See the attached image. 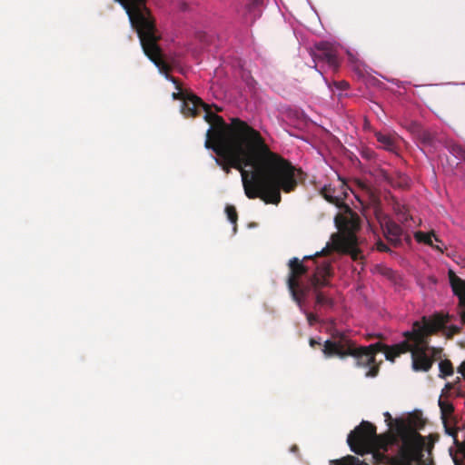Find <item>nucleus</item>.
<instances>
[{"label":"nucleus","mask_w":465,"mask_h":465,"mask_svg":"<svg viewBox=\"0 0 465 465\" xmlns=\"http://www.w3.org/2000/svg\"><path fill=\"white\" fill-rule=\"evenodd\" d=\"M204 119L211 125L204 146L215 153L216 164L226 173L232 168L241 173L249 199L259 198L266 204L278 205L281 193L293 192L304 179L301 169L272 152L261 134L246 122L232 118L228 124L213 112H207Z\"/></svg>","instance_id":"f257e3e1"},{"label":"nucleus","mask_w":465,"mask_h":465,"mask_svg":"<svg viewBox=\"0 0 465 465\" xmlns=\"http://www.w3.org/2000/svg\"><path fill=\"white\" fill-rule=\"evenodd\" d=\"M136 30L143 53L155 64L160 73L164 74L165 78L173 82L179 91L173 94V99L183 100L182 112L186 116H195L200 107L203 108L205 114L211 112L209 105L206 104L194 94H184L177 79L170 74L172 66L164 60L162 49L158 45L160 35H157L154 20L152 15L143 16V20L138 24H131ZM206 114H204L205 116Z\"/></svg>","instance_id":"f03ea898"},{"label":"nucleus","mask_w":465,"mask_h":465,"mask_svg":"<svg viewBox=\"0 0 465 465\" xmlns=\"http://www.w3.org/2000/svg\"><path fill=\"white\" fill-rule=\"evenodd\" d=\"M449 316L433 314L430 317L423 316L421 322H415L411 331L403 333L405 341L409 342L411 353V366L415 371H429L433 365V358L428 353L429 338L442 328L448 322Z\"/></svg>","instance_id":"7ed1b4c3"},{"label":"nucleus","mask_w":465,"mask_h":465,"mask_svg":"<svg viewBox=\"0 0 465 465\" xmlns=\"http://www.w3.org/2000/svg\"><path fill=\"white\" fill-rule=\"evenodd\" d=\"M325 358L339 357L344 359L348 356L354 358L355 366L359 368H367L365 376L374 378L378 375L380 367L376 364V359L369 352L364 346H357L346 334L335 331L331 338L324 341L322 349Z\"/></svg>","instance_id":"20e7f679"},{"label":"nucleus","mask_w":465,"mask_h":465,"mask_svg":"<svg viewBox=\"0 0 465 465\" xmlns=\"http://www.w3.org/2000/svg\"><path fill=\"white\" fill-rule=\"evenodd\" d=\"M394 441L395 437L391 433L377 434L376 427L365 420L351 430L347 438L351 451L361 456L373 450L388 451Z\"/></svg>","instance_id":"39448f33"},{"label":"nucleus","mask_w":465,"mask_h":465,"mask_svg":"<svg viewBox=\"0 0 465 465\" xmlns=\"http://www.w3.org/2000/svg\"><path fill=\"white\" fill-rule=\"evenodd\" d=\"M331 275V267L329 262L323 261L316 265L314 272L311 275L309 282L315 293L314 309L321 307L331 309L334 306V300L329 297L321 288L329 285V278Z\"/></svg>","instance_id":"423d86ee"},{"label":"nucleus","mask_w":465,"mask_h":465,"mask_svg":"<svg viewBox=\"0 0 465 465\" xmlns=\"http://www.w3.org/2000/svg\"><path fill=\"white\" fill-rule=\"evenodd\" d=\"M331 249L349 254L353 261H359L363 258L361 251L358 248V239L354 233L333 234L331 236V247L327 244L321 252H317L314 257L326 256L330 254Z\"/></svg>","instance_id":"0eeeda50"},{"label":"nucleus","mask_w":465,"mask_h":465,"mask_svg":"<svg viewBox=\"0 0 465 465\" xmlns=\"http://www.w3.org/2000/svg\"><path fill=\"white\" fill-rule=\"evenodd\" d=\"M364 347L369 352L372 353L374 359H376L377 353L382 351L385 354L386 360L394 361V360L401 354L408 352L409 342L408 341H403L392 346H388L382 342L378 341Z\"/></svg>","instance_id":"6e6552de"},{"label":"nucleus","mask_w":465,"mask_h":465,"mask_svg":"<svg viewBox=\"0 0 465 465\" xmlns=\"http://www.w3.org/2000/svg\"><path fill=\"white\" fill-rule=\"evenodd\" d=\"M119 3L128 15L131 24H138L143 20V16L150 15L146 7V0H114Z\"/></svg>","instance_id":"1a4fd4ad"},{"label":"nucleus","mask_w":465,"mask_h":465,"mask_svg":"<svg viewBox=\"0 0 465 465\" xmlns=\"http://www.w3.org/2000/svg\"><path fill=\"white\" fill-rule=\"evenodd\" d=\"M312 258V256H304L302 260H300L297 257H293L289 261V273L286 281L289 291H293L294 286L301 283L302 277L307 274L309 267L304 265L303 262Z\"/></svg>","instance_id":"9d476101"},{"label":"nucleus","mask_w":465,"mask_h":465,"mask_svg":"<svg viewBox=\"0 0 465 465\" xmlns=\"http://www.w3.org/2000/svg\"><path fill=\"white\" fill-rule=\"evenodd\" d=\"M314 56L316 59L326 62L332 68H337L339 65L336 52L329 43L321 42L317 44Z\"/></svg>","instance_id":"9b49d317"},{"label":"nucleus","mask_w":465,"mask_h":465,"mask_svg":"<svg viewBox=\"0 0 465 465\" xmlns=\"http://www.w3.org/2000/svg\"><path fill=\"white\" fill-rule=\"evenodd\" d=\"M403 445L399 450L398 459L400 460L399 465H410L414 460L418 450L414 443L403 436Z\"/></svg>","instance_id":"f8f14e48"},{"label":"nucleus","mask_w":465,"mask_h":465,"mask_svg":"<svg viewBox=\"0 0 465 465\" xmlns=\"http://www.w3.org/2000/svg\"><path fill=\"white\" fill-rule=\"evenodd\" d=\"M383 231L384 236L391 244L398 246L401 243L403 230L398 223L388 220L383 226Z\"/></svg>","instance_id":"ddd939ff"},{"label":"nucleus","mask_w":465,"mask_h":465,"mask_svg":"<svg viewBox=\"0 0 465 465\" xmlns=\"http://www.w3.org/2000/svg\"><path fill=\"white\" fill-rule=\"evenodd\" d=\"M336 223H338V227L341 230L340 234L343 233H354L361 227L360 219L356 214L351 213L350 218L337 216Z\"/></svg>","instance_id":"4468645a"},{"label":"nucleus","mask_w":465,"mask_h":465,"mask_svg":"<svg viewBox=\"0 0 465 465\" xmlns=\"http://www.w3.org/2000/svg\"><path fill=\"white\" fill-rule=\"evenodd\" d=\"M394 425H395V430H396L398 435H400L401 437L406 436V434L408 433V431L410 430V425H408L405 422V420H403L401 419H396L394 420ZM424 425H425L424 420L418 415L413 416L411 420V426H412L415 429V430L423 428Z\"/></svg>","instance_id":"2eb2a0df"},{"label":"nucleus","mask_w":465,"mask_h":465,"mask_svg":"<svg viewBox=\"0 0 465 465\" xmlns=\"http://www.w3.org/2000/svg\"><path fill=\"white\" fill-rule=\"evenodd\" d=\"M309 285H302V283H298L294 286L293 291H289L292 296V299L295 302L300 311H303V306L308 296L310 291Z\"/></svg>","instance_id":"dca6fc26"},{"label":"nucleus","mask_w":465,"mask_h":465,"mask_svg":"<svg viewBox=\"0 0 465 465\" xmlns=\"http://www.w3.org/2000/svg\"><path fill=\"white\" fill-rule=\"evenodd\" d=\"M449 280L455 295L462 298L465 296V281L455 274L452 270L448 272Z\"/></svg>","instance_id":"f3484780"},{"label":"nucleus","mask_w":465,"mask_h":465,"mask_svg":"<svg viewBox=\"0 0 465 465\" xmlns=\"http://www.w3.org/2000/svg\"><path fill=\"white\" fill-rule=\"evenodd\" d=\"M387 451L382 450H373L369 451L372 455L375 465H399V459L395 457H390L386 454Z\"/></svg>","instance_id":"a211bd4d"},{"label":"nucleus","mask_w":465,"mask_h":465,"mask_svg":"<svg viewBox=\"0 0 465 465\" xmlns=\"http://www.w3.org/2000/svg\"><path fill=\"white\" fill-rule=\"evenodd\" d=\"M415 238L418 242H424L432 248L439 250L440 252H443V250L439 245H434L432 239H434L437 242H441V241L438 238V236L433 232H418L415 234Z\"/></svg>","instance_id":"6ab92c4d"},{"label":"nucleus","mask_w":465,"mask_h":465,"mask_svg":"<svg viewBox=\"0 0 465 465\" xmlns=\"http://www.w3.org/2000/svg\"><path fill=\"white\" fill-rule=\"evenodd\" d=\"M321 195L330 203L341 208L344 204L343 200L341 197L334 195V190L331 186L325 185L321 190Z\"/></svg>","instance_id":"aec40b11"},{"label":"nucleus","mask_w":465,"mask_h":465,"mask_svg":"<svg viewBox=\"0 0 465 465\" xmlns=\"http://www.w3.org/2000/svg\"><path fill=\"white\" fill-rule=\"evenodd\" d=\"M439 406L441 413V420H450L455 422V417L453 416L454 407L452 403L448 401H439Z\"/></svg>","instance_id":"412c9836"},{"label":"nucleus","mask_w":465,"mask_h":465,"mask_svg":"<svg viewBox=\"0 0 465 465\" xmlns=\"http://www.w3.org/2000/svg\"><path fill=\"white\" fill-rule=\"evenodd\" d=\"M377 141L382 145V147L390 152H393L396 148L394 138L390 134H384L381 133L376 134Z\"/></svg>","instance_id":"4be33fe9"},{"label":"nucleus","mask_w":465,"mask_h":465,"mask_svg":"<svg viewBox=\"0 0 465 465\" xmlns=\"http://www.w3.org/2000/svg\"><path fill=\"white\" fill-rule=\"evenodd\" d=\"M437 314H441V312H438ZM442 315L449 316L450 318H449L448 322L444 324V326L442 328L439 329L438 331H442L444 335L449 339L452 338L454 335L460 334L461 332V327H460L458 325L447 326V324L451 321L452 316H450V314H444V313H442Z\"/></svg>","instance_id":"5701e85b"},{"label":"nucleus","mask_w":465,"mask_h":465,"mask_svg":"<svg viewBox=\"0 0 465 465\" xmlns=\"http://www.w3.org/2000/svg\"><path fill=\"white\" fill-rule=\"evenodd\" d=\"M262 3V0H249L246 4V13L250 15V20L253 21L260 15L256 10Z\"/></svg>","instance_id":"b1692460"},{"label":"nucleus","mask_w":465,"mask_h":465,"mask_svg":"<svg viewBox=\"0 0 465 465\" xmlns=\"http://www.w3.org/2000/svg\"><path fill=\"white\" fill-rule=\"evenodd\" d=\"M440 374V378H446L453 374V366L450 360H442L439 363Z\"/></svg>","instance_id":"393cba45"},{"label":"nucleus","mask_w":465,"mask_h":465,"mask_svg":"<svg viewBox=\"0 0 465 465\" xmlns=\"http://www.w3.org/2000/svg\"><path fill=\"white\" fill-rule=\"evenodd\" d=\"M448 149L452 155L459 159H461L465 154V147L460 143H450Z\"/></svg>","instance_id":"a878e982"},{"label":"nucleus","mask_w":465,"mask_h":465,"mask_svg":"<svg viewBox=\"0 0 465 465\" xmlns=\"http://www.w3.org/2000/svg\"><path fill=\"white\" fill-rule=\"evenodd\" d=\"M442 423H443L446 434L451 436L453 438V440H455V439L458 438L459 428L456 426L452 427L450 423H453L455 425L456 421L454 422L450 420H442Z\"/></svg>","instance_id":"bb28decb"},{"label":"nucleus","mask_w":465,"mask_h":465,"mask_svg":"<svg viewBox=\"0 0 465 465\" xmlns=\"http://www.w3.org/2000/svg\"><path fill=\"white\" fill-rule=\"evenodd\" d=\"M225 213L228 220L234 225L233 230L236 231V223L238 220V214L236 208L233 205H227L225 207Z\"/></svg>","instance_id":"cd10ccee"},{"label":"nucleus","mask_w":465,"mask_h":465,"mask_svg":"<svg viewBox=\"0 0 465 465\" xmlns=\"http://www.w3.org/2000/svg\"><path fill=\"white\" fill-rule=\"evenodd\" d=\"M394 211L400 216L401 222H406L409 220V215L405 206L401 205L400 203H396L394 206Z\"/></svg>","instance_id":"c85d7f7f"},{"label":"nucleus","mask_w":465,"mask_h":465,"mask_svg":"<svg viewBox=\"0 0 465 465\" xmlns=\"http://www.w3.org/2000/svg\"><path fill=\"white\" fill-rule=\"evenodd\" d=\"M301 312L306 316L308 324L311 327L314 326L319 322V318H318L317 314L308 312L304 307H303V311H301Z\"/></svg>","instance_id":"c756f323"},{"label":"nucleus","mask_w":465,"mask_h":465,"mask_svg":"<svg viewBox=\"0 0 465 465\" xmlns=\"http://www.w3.org/2000/svg\"><path fill=\"white\" fill-rule=\"evenodd\" d=\"M441 352H442V349L441 348L431 347V346L429 345L428 353H429L430 357L433 358V361L437 358L440 357Z\"/></svg>","instance_id":"7c9ffc66"},{"label":"nucleus","mask_w":465,"mask_h":465,"mask_svg":"<svg viewBox=\"0 0 465 465\" xmlns=\"http://www.w3.org/2000/svg\"><path fill=\"white\" fill-rule=\"evenodd\" d=\"M376 249L379 252H391L390 247L385 242H383L381 240H379L376 242Z\"/></svg>","instance_id":"2f4dec72"},{"label":"nucleus","mask_w":465,"mask_h":465,"mask_svg":"<svg viewBox=\"0 0 465 465\" xmlns=\"http://www.w3.org/2000/svg\"><path fill=\"white\" fill-rule=\"evenodd\" d=\"M333 85L335 86L336 89L341 90V91H344L349 88V83L346 81L334 82Z\"/></svg>","instance_id":"473e14b6"},{"label":"nucleus","mask_w":465,"mask_h":465,"mask_svg":"<svg viewBox=\"0 0 465 465\" xmlns=\"http://www.w3.org/2000/svg\"><path fill=\"white\" fill-rule=\"evenodd\" d=\"M342 461L346 462L347 465H359L360 460L354 456H347Z\"/></svg>","instance_id":"72a5a7b5"},{"label":"nucleus","mask_w":465,"mask_h":465,"mask_svg":"<svg viewBox=\"0 0 465 465\" xmlns=\"http://www.w3.org/2000/svg\"><path fill=\"white\" fill-rule=\"evenodd\" d=\"M454 444L458 448L459 452L462 453L465 456V440L460 442L458 440V438H457L454 440Z\"/></svg>","instance_id":"f704fd0d"},{"label":"nucleus","mask_w":465,"mask_h":465,"mask_svg":"<svg viewBox=\"0 0 465 465\" xmlns=\"http://www.w3.org/2000/svg\"><path fill=\"white\" fill-rule=\"evenodd\" d=\"M309 344L312 348L315 349L316 346H322V341H321V338L319 339H315V338H311L309 340ZM324 345V343L322 344V346Z\"/></svg>","instance_id":"c9c22d12"},{"label":"nucleus","mask_w":465,"mask_h":465,"mask_svg":"<svg viewBox=\"0 0 465 465\" xmlns=\"http://www.w3.org/2000/svg\"><path fill=\"white\" fill-rule=\"evenodd\" d=\"M355 183L358 186V188H360L361 190L367 192V193L370 192L369 186L364 182H362L361 180H356Z\"/></svg>","instance_id":"e433bc0d"},{"label":"nucleus","mask_w":465,"mask_h":465,"mask_svg":"<svg viewBox=\"0 0 465 465\" xmlns=\"http://www.w3.org/2000/svg\"><path fill=\"white\" fill-rule=\"evenodd\" d=\"M384 417H385V421L388 423V425L390 427H391L393 420H392V417L390 414V412H388V411L384 412Z\"/></svg>","instance_id":"4c0bfd02"},{"label":"nucleus","mask_w":465,"mask_h":465,"mask_svg":"<svg viewBox=\"0 0 465 465\" xmlns=\"http://www.w3.org/2000/svg\"><path fill=\"white\" fill-rule=\"evenodd\" d=\"M458 372H460L463 379L465 380V361L461 362L460 367L458 368Z\"/></svg>","instance_id":"58836bf2"},{"label":"nucleus","mask_w":465,"mask_h":465,"mask_svg":"<svg viewBox=\"0 0 465 465\" xmlns=\"http://www.w3.org/2000/svg\"><path fill=\"white\" fill-rule=\"evenodd\" d=\"M361 154H362V156H363L364 158H366V159H371V158H372V154H373V153H372L371 151H369V150H368V151H363V152L361 153Z\"/></svg>","instance_id":"ea45409f"},{"label":"nucleus","mask_w":465,"mask_h":465,"mask_svg":"<svg viewBox=\"0 0 465 465\" xmlns=\"http://www.w3.org/2000/svg\"><path fill=\"white\" fill-rule=\"evenodd\" d=\"M461 323L465 325V306L460 311Z\"/></svg>","instance_id":"a19ab883"},{"label":"nucleus","mask_w":465,"mask_h":465,"mask_svg":"<svg viewBox=\"0 0 465 465\" xmlns=\"http://www.w3.org/2000/svg\"><path fill=\"white\" fill-rule=\"evenodd\" d=\"M453 461H454L455 465H465L461 462V460H458L457 458H454Z\"/></svg>","instance_id":"79ce46f5"},{"label":"nucleus","mask_w":465,"mask_h":465,"mask_svg":"<svg viewBox=\"0 0 465 465\" xmlns=\"http://www.w3.org/2000/svg\"><path fill=\"white\" fill-rule=\"evenodd\" d=\"M291 450H292V452H295V451H297V450H298V447H297L296 445H293V446L291 448Z\"/></svg>","instance_id":"37998d69"},{"label":"nucleus","mask_w":465,"mask_h":465,"mask_svg":"<svg viewBox=\"0 0 465 465\" xmlns=\"http://www.w3.org/2000/svg\"><path fill=\"white\" fill-rule=\"evenodd\" d=\"M424 140L426 141H430V134H424Z\"/></svg>","instance_id":"c03bdc74"},{"label":"nucleus","mask_w":465,"mask_h":465,"mask_svg":"<svg viewBox=\"0 0 465 465\" xmlns=\"http://www.w3.org/2000/svg\"><path fill=\"white\" fill-rule=\"evenodd\" d=\"M413 436L417 437V438H420L421 437L417 431L413 432Z\"/></svg>","instance_id":"a18cd8bd"},{"label":"nucleus","mask_w":465,"mask_h":465,"mask_svg":"<svg viewBox=\"0 0 465 465\" xmlns=\"http://www.w3.org/2000/svg\"><path fill=\"white\" fill-rule=\"evenodd\" d=\"M355 198L362 203V200L360 198V196L358 194H355Z\"/></svg>","instance_id":"49530a36"},{"label":"nucleus","mask_w":465,"mask_h":465,"mask_svg":"<svg viewBox=\"0 0 465 465\" xmlns=\"http://www.w3.org/2000/svg\"><path fill=\"white\" fill-rule=\"evenodd\" d=\"M465 398V392L461 394Z\"/></svg>","instance_id":"de8ad7c7"}]
</instances>
